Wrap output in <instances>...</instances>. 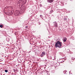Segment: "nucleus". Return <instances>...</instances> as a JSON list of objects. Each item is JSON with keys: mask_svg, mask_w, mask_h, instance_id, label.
<instances>
[{"mask_svg": "<svg viewBox=\"0 0 75 75\" xmlns=\"http://www.w3.org/2000/svg\"><path fill=\"white\" fill-rule=\"evenodd\" d=\"M11 9H13V7L11 6H7L5 8L4 10L5 11H7L8 13H9L11 15L13 14V13L10 11Z\"/></svg>", "mask_w": 75, "mask_h": 75, "instance_id": "obj_1", "label": "nucleus"}, {"mask_svg": "<svg viewBox=\"0 0 75 75\" xmlns=\"http://www.w3.org/2000/svg\"><path fill=\"white\" fill-rule=\"evenodd\" d=\"M55 47L56 48L58 47L59 48H62V42H60L59 41H57L55 44Z\"/></svg>", "mask_w": 75, "mask_h": 75, "instance_id": "obj_2", "label": "nucleus"}, {"mask_svg": "<svg viewBox=\"0 0 75 75\" xmlns=\"http://www.w3.org/2000/svg\"><path fill=\"white\" fill-rule=\"evenodd\" d=\"M53 25L54 27H56V28L58 27V23L56 21H54L53 22Z\"/></svg>", "mask_w": 75, "mask_h": 75, "instance_id": "obj_3", "label": "nucleus"}, {"mask_svg": "<svg viewBox=\"0 0 75 75\" xmlns=\"http://www.w3.org/2000/svg\"><path fill=\"white\" fill-rule=\"evenodd\" d=\"M54 1V0H47L48 3H52Z\"/></svg>", "mask_w": 75, "mask_h": 75, "instance_id": "obj_4", "label": "nucleus"}, {"mask_svg": "<svg viewBox=\"0 0 75 75\" xmlns=\"http://www.w3.org/2000/svg\"><path fill=\"white\" fill-rule=\"evenodd\" d=\"M22 1L23 2V3L25 4L27 2V0H22Z\"/></svg>", "mask_w": 75, "mask_h": 75, "instance_id": "obj_5", "label": "nucleus"}, {"mask_svg": "<svg viewBox=\"0 0 75 75\" xmlns=\"http://www.w3.org/2000/svg\"><path fill=\"white\" fill-rule=\"evenodd\" d=\"M67 38H66V37L64 38V39L63 40V41L64 42H65V41H67Z\"/></svg>", "mask_w": 75, "mask_h": 75, "instance_id": "obj_6", "label": "nucleus"}, {"mask_svg": "<svg viewBox=\"0 0 75 75\" xmlns=\"http://www.w3.org/2000/svg\"><path fill=\"white\" fill-rule=\"evenodd\" d=\"M42 54L43 55H45V52H43L42 53Z\"/></svg>", "mask_w": 75, "mask_h": 75, "instance_id": "obj_7", "label": "nucleus"}, {"mask_svg": "<svg viewBox=\"0 0 75 75\" xmlns=\"http://www.w3.org/2000/svg\"><path fill=\"white\" fill-rule=\"evenodd\" d=\"M6 40L8 42L10 41V39H9V38H6Z\"/></svg>", "mask_w": 75, "mask_h": 75, "instance_id": "obj_8", "label": "nucleus"}, {"mask_svg": "<svg viewBox=\"0 0 75 75\" xmlns=\"http://www.w3.org/2000/svg\"><path fill=\"white\" fill-rule=\"evenodd\" d=\"M67 20V18H64V20L63 21H66Z\"/></svg>", "mask_w": 75, "mask_h": 75, "instance_id": "obj_9", "label": "nucleus"}, {"mask_svg": "<svg viewBox=\"0 0 75 75\" xmlns=\"http://www.w3.org/2000/svg\"><path fill=\"white\" fill-rule=\"evenodd\" d=\"M53 10H51L50 11V12L51 13H53Z\"/></svg>", "mask_w": 75, "mask_h": 75, "instance_id": "obj_10", "label": "nucleus"}, {"mask_svg": "<svg viewBox=\"0 0 75 75\" xmlns=\"http://www.w3.org/2000/svg\"><path fill=\"white\" fill-rule=\"evenodd\" d=\"M71 59H72L73 60H74V59H75V58L74 57H72L71 58Z\"/></svg>", "mask_w": 75, "mask_h": 75, "instance_id": "obj_11", "label": "nucleus"}, {"mask_svg": "<svg viewBox=\"0 0 75 75\" xmlns=\"http://www.w3.org/2000/svg\"><path fill=\"white\" fill-rule=\"evenodd\" d=\"M67 72V71H63V73H64V74H66V73Z\"/></svg>", "mask_w": 75, "mask_h": 75, "instance_id": "obj_12", "label": "nucleus"}, {"mask_svg": "<svg viewBox=\"0 0 75 75\" xmlns=\"http://www.w3.org/2000/svg\"><path fill=\"white\" fill-rule=\"evenodd\" d=\"M5 72H8V70H5Z\"/></svg>", "mask_w": 75, "mask_h": 75, "instance_id": "obj_13", "label": "nucleus"}, {"mask_svg": "<svg viewBox=\"0 0 75 75\" xmlns=\"http://www.w3.org/2000/svg\"><path fill=\"white\" fill-rule=\"evenodd\" d=\"M44 56V55H43V54H42L41 55H40V57H42Z\"/></svg>", "mask_w": 75, "mask_h": 75, "instance_id": "obj_14", "label": "nucleus"}, {"mask_svg": "<svg viewBox=\"0 0 75 75\" xmlns=\"http://www.w3.org/2000/svg\"><path fill=\"white\" fill-rule=\"evenodd\" d=\"M0 27L1 28H3V25H0Z\"/></svg>", "mask_w": 75, "mask_h": 75, "instance_id": "obj_15", "label": "nucleus"}, {"mask_svg": "<svg viewBox=\"0 0 75 75\" xmlns=\"http://www.w3.org/2000/svg\"><path fill=\"white\" fill-rule=\"evenodd\" d=\"M13 71L14 72H16V69H13Z\"/></svg>", "mask_w": 75, "mask_h": 75, "instance_id": "obj_16", "label": "nucleus"}, {"mask_svg": "<svg viewBox=\"0 0 75 75\" xmlns=\"http://www.w3.org/2000/svg\"><path fill=\"white\" fill-rule=\"evenodd\" d=\"M40 17H41V18H42V15H40Z\"/></svg>", "mask_w": 75, "mask_h": 75, "instance_id": "obj_17", "label": "nucleus"}, {"mask_svg": "<svg viewBox=\"0 0 75 75\" xmlns=\"http://www.w3.org/2000/svg\"><path fill=\"white\" fill-rule=\"evenodd\" d=\"M25 28H28V26H26L25 27Z\"/></svg>", "mask_w": 75, "mask_h": 75, "instance_id": "obj_18", "label": "nucleus"}, {"mask_svg": "<svg viewBox=\"0 0 75 75\" xmlns=\"http://www.w3.org/2000/svg\"><path fill=\"white\" fill-rule=\"evenodd\" d=\"M70 54H73V52H70Z\"/></svg>", "mask_w": 75, "mask_h": 75, "instance_id": "obj_19", "label": "nucleus"}, {"mask_svg": "<svg viewBox=\"0 0 75 75\" xmlns=\"http://www.w3.org/2000/svg\"><path fill=\"white\" fill-rule=\"evenodd\" d=\"M44 69H45L46 68V66L44 68Z\"/></svg>", "mask_w": 75, "mask_h": 75, "instance_id": "obj_20", "label": "nucleus"}, {"mask_svg": "<svg viewBox=\"0 0 75 75\" xmlns=\"http://www.w3.org/2000/svg\"><path fill=\"white\" fill-rule=\"evenodd\" d=\"M40 6H42V5L41 4H40Z\"/></svg>", "mask_w": 75, "mask_h": 75, "instance_id": "obj_21", "label": "nucleus"}, {"mask_svg": "<svg viewBox=\"0 0 75 75\" xmlns=\"http://www.w3.org/2000/svg\"><path fill=\"white\" fill-rule=\"evenodd\" d=\"M13 75H16V74H13Z\"/></svg>", "mask_w": 75, "mask_h": 75, "instance_id": "obj_22", "label": "nucleus"}, {"mask_svg": "<svg viewBox=\"0 0 75 75\" xmlns=\"http://www.w3.org/2000/svg\"><path fill=\"white\" fill-rule=\"evenodd\" d=\"M39 25H40V23H39Z\"/></svg>", "mask_w": 75, "mask_h": 75, "instance_id": "obj_23", "label": "nucleus"}, {"mask_svg": "<svg viewBox=\"0 0 75 75\" xmlns=\"http://www.w3.org/2000/svg\"><path fill=\"white\" fill-rule=\"evenodd\" d=\"M45 66H46V67H47V66L46 65H45Z\"/></svg>", "mask_w": 75, "mask_h": 75, "instance_id": "obj_24", "label": "nucleus"}, {"mask_svg": "<svg viewBox=\"0 0 75 75\" xmlns=\"http://www.w3.org/2000/svg\"><path fill=\"white\" fill-rule=\"evenodd\" d=\"M35 0L36 1H37V0Z\"/></svg>", "mask_w": 75, "mask_h": 75, "instance_id": "obj_25", "label": "nucleus"}]
</instances>
